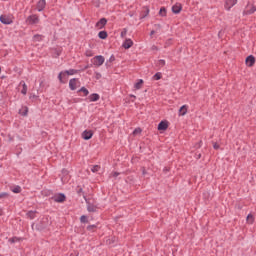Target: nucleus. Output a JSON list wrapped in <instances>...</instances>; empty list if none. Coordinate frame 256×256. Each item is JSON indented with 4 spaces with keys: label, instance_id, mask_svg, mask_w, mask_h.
<instances>
[{
    "label": "nucleus",
    "instance_id": "1",
    "mask_svg": "<svg viewBox=\"0 0 256 256\" xmlns=\"http://www.w3.org/2000/svg\"><path fill=\"white\" fill-rule=\"evenodd\" d=\"M78 73H79V70H75V69L62 71L59 73L58 79H59L60 83H65V81H63V77H65V75H77Z\"/></svg>",
    "mask_w": 256,
    "mask_h": 256
},
{
    "label": "nucleus",
    "instance_id": "47",
    "mask_svg": "<svg viewBox=\"0 0 256 256\" xmlns=\"http://www.w3.org/2000/svg\"><path fill=\"white\" fill-rule=\"evenodd\" d=\"M86 55H87V57H91V56H92V54H91V53H87Z\"/></svg>",
    "mask_w": 256,
    "mask_h": 256
},
{
    "label": "nucleus",
    "instance_id": "12",
    "mask_svg": "<svg viewBox=\"0 0 256 256\" xmlns=\"http://www.w3.org/2000/svg\"><path fill=\"white\" fill-rule=\"evenodd\" d=\"M92 137H93L92 130H85L82 133V139H84V141H89V139H91Z\"/></svg>",
    "mask_w": 256,
    "mask_h": 256
},
{
    "label": "nucleus",
    "instance_id": "14",
    "mask_svg": "<svg viewBox=\"0 0 256 256\" xmlns=\"http://www.w3.org/2000/svg\"><path fill=\"white\" fill-rule=\"evenodd\" d=\"M77 81H78L77 78L70 79L69 87H70L71 91H75L77 89Z\"/></svg>",
    "mask_w": 256,
    "mask_h": 256
},
{
    "label": "nucleus",
    "instance_id": "32",
    "mask_svg": "<svg viewBox=\"0 0 256 256\" xmlns=\"http://www.w3.org/2000/svg\"><path fill=\"white\" fill-rule=\"evenodd\" d=\"M156 67H160V68L165 67V60L163 59L158 60L156 63Z\"/></svg>",
    "mask_w": 256,
    "mask_h": 256
},
{
    "label": "nucleus",
    "instance_id": "13",
    "mask_svg": "<svg viewBox=\"0 0 256 256\" xmlns=\"http://www.w3.org/2000/svg\"><path fill=\"white\" fill-rule=\"evenodd\" d=\"M47 2L45 0H39L36 6L37 11L41 12L45 9Z\"/></svg>",
    "mask_w": 256,
    "mask_h": 256
},
{
    "label": "nucleus",
    "instance_id": "9",
    "mask_svg": "<svg viewBox=\"0 0 256 256\" xmlns=\"http://www.w3.org/2000/svg\"><path fill=\"white\" fill-rule=\"evenodd\" d=\"M182 9H183V6L181 5V3H176L175 5L172 6V13H174L175 15H179Z\"/></svg>",
    "mask_w": 256,
    "mask_h": 256
},
{
    "label": "nucleus",
    "instance_id": "53",
    "mask_svg": "<svg viewBox=\"0 0 256 256\" xmlns=\"http://www.w3.org/2000/svg\"><path fill=\"white\" fill-rule=\"evenodd\" d=\"M131 97H134V98H135V96H134V95H132Z\"/></svg>",
    "mask_w": 256,
    "mask_h": 256
},
{
    "label": "nucleus",
    "instance_id": "22",
    "mask_svg": "<svg viewBox=\"0 0 256 256\" xmlns=\"http://www.w3.org/2000/svg\"><path fill=\"white\" fill-rule=\"evenodd\" d=\"M109 35L107 34V31H100L99 33H98V37H99V39H107V37H108Z\"/></svg>",
    "mask_w": 256,
    "mask_h": 256
},
{
    "label": "nucleus",
    "instance_id": "52",
    "mask_svg": "<svg viewBox=\"0 0 256 256\" xmlns=\"http://www.w3.org/2000/svg\"><path fill=\"white\" fill-rule=\"evenodd\" d=\"M10 141H13V138H10Z\"/></svg>",
    "mask_w": 256,
    "mask_h": 256
},
{
    "label": "nucleus",
    "instance_id": "42",
    "mask_svg": "<svg viewBox=\"0 0 256 256\" xmlns=\"http://www.w3.org/2000/svg\"><path fill=\"white\" fill-rule=\"evenodd\" d=\"M62 173H63L64 175H67L69 172L67 171V169H63V170H62Z\"/></svg>",
    "mask_w": 256,
    "mask_h": 256
},
{
    "label": "nucleus",
    "instance_id": "15",
    "mask_svg": "<svg viewBox=\"0 0 256 256\" xmlns=\"http://www.w3.org/2000/svg\"><path fill=\"white\" fill-rule=\"evenodd\" d=\"M256 11V6L255 5H252L251 8L249 9V5L246 7V10H245V15H253V13H255Z\"/></svg>",
    "mask_w": 256,
    "mask_h": 256
},
{
    "label": "nucleus",
    "instance_id": "23",
    "mask_svg": "<svg viewBox=\"0 0 256 256\" xmlns=\"http://www.w3.org/2000/svg\"><path fill=\"white\" fill-rule=\"evenodd\" d=\"M76 193H77V195H79V197H81V195H83V197L85 198V193L83 192V188L81 186L76 187Z\"/></svg>",
    "mask_w": 256,
    "mask_h": 256
},
{
    "label": "nucleus",
    "instance_id": "40",
    "mask_svg": "<svg viewBox=\"0 0 256 256\" xmlns=\"http://www.w3.org/2000/svg\"><path fill=\"white\" fill-rule=\"evenodd\" d=\"M108 61H109L110 63H113V61H115V56H114V55L110 56V58H109Z\"/></svg>",
    "mask_w": 256,
    "mask_h": 256
},
{
    "label": "nucleus",
    "instance_id": "39",
    "mask_svg": "<svg viewBox=\"0 0 256 256\" xmlns=\"http://www.w3.org/2000/svg\"><path fill=\"white\" fill-rule=\"evenodd\" d=\"M138 133H141V128H136V129L133 131V135H138Z\"/></svg>",
    "mask_w": 256,
    "mask_h": 256
},
{
    "label": "nucleus",
    "instance_id": "5",
    "mask_svg": "<svg viewBox=\"0 0 256 256\" xmlns=\"http://www.w3.org/2000/svg\"><path fill=\"white\" fill-rule=\"evenodd\" d=\"M0 22L3 23V25H11V23H13V18H11V16L1 15Z\"/></svg>",
    "mask_w": 256,
    "mask_h": 256
},
{
    "label": "nucleus",
    "instance_id": "18",
    "mask_svg": "<svg viewBox=\"0 0 256 256\" xmlns=\"http://www.w3.org/2000/svg\"><path fill=\"white\" fill-rule=\"evenodd\" d=\"M187 109H189L187 105H183L182 107H180L179 115H181L182 117L187 115Z\"/></svg>",
    "mask_w": 256,
    "mask_h": 256
},
{
    "label": "nucleus",
    "instance_id": "24",
    "mask_svg": "<svg viewBox=\"0 0 256 256\" xmlns=\"http://www.w3.org/2000/svg\"><path fill=\"white\" fill-rule=\"evenodd\" d=\"M160 17H167V9L165 7H161L159 11Z\"/></svg>",
    "mask_w": 256,
    "mask_h": 256
},
{
    "label": "nucleus",
    "instance_id": "43",
    "mask_svg": "<svg viewBox=\"0 0 256 256\" xmlns=\"http://www.w3.org/2000/svg\"><path fill=\"white\" fill-rule=\"evenodd\" d=\"M113 177H119V172H114Z\"/></svg>",
    "mask_w": 256,
    "mask_h": 256
},
{
    "label": "nucleus",
    "instance_id": "29",
    "mask_svg": "<svg viewBox=\"0 0 256 256\" xmlns=\"http://www.w3.org/2000/svg\"><path fill=\"white\" fill-rule=\"evenodd\" d=\"M135 89H141L143 87V79H139L138 82L134 85Z\"/></svg>",
    "mask_w": 256,
    "mask_h": 256
},
{
    "label": "nucleus",
    "instance_id": "27",
    "mask_svg": "<svg viewBox=\"0 0 256 256\" xmlns=\"http://www.w3.org/2000/svg\"><path fill=\"white\" fill-rule=\"evenodd\" d=\"M87 231H90V233H94V231H96L97 229V225L93 224V225H89L87 226Z\"/></svg>",
    "mask_w": 256,
    "mask_h": 256
},
{
    "label": "nucleus",
    "instance_id": "51",
    "mask_svg": "<svg viewBox=\"0 0 256 256\" xmlns=\"http://www.w3.org/2000/svg\"><path fill=\"white\" fill-rule=\"evenodd\" d=\"M164 171H166V172H167V171H169V170H168L167 168H164Z\"/></svg>",
    "mask_w": 256,
    "mask_h": 256
},
{
    "label": "nucleus",
    "instance_id": "45",
    "mask_svg": "<svg viewBox=\"0 0 256 256\" xmlns=\"http://www.w3.org/2000/svg\"><path fill=\"white\" fill-rule=\"evenodd\" d=\"M155 27H158V29H161V24H155Z\"/></svg>",
    "mask_w": 256,
    "mask_h": 256
},
{
    "label": "nucleus",
    "instance_id": "36",
    "mask_svg": "<svg viewBox=\"0 0 256 256\" xmlns=\"http://www.w3.org/2000/svg\"><path fill=\"white\" fill-rule=\"evenodd\" d=\"M161 77H163V75L161 74V72H157V73L153 76V79H155V81H159V79H161Z\"/></svg>",
    "mask_w": 256,
    "mask_h": 256
},
{
    "label": "nucleus",
    "instance_id": "30",
    "mask_svg": "<svg viewBox=\"0 0 256 256\" xmlns=\"http://www.w3.org/2000/svg\"><path fill=\"white\" fill-rule=\"evenodd\" d=\"M247 222L250 223V225H253V223L255 222V218L252 216V214H248Z\"/></svg>",
    "mask_w": 256,
    "mask_h": 256
},
{
    "label": "nucleus",
    "instance_id": "37",
    "mask_svg": "<svg viewBox=\"0 0 256 256\" xmlns=\"http://www.w3.org/2000/svg\"><path fill=\"white\" fill-rule=\"evenodd\" d=\"M101 169V166L99 165H94L92 168H91V171L92 173H97V171H99Z\"/></svg>",
    "mask_w": 256,
    "mask_h": 256
},
{
    "label": "nucleus",
    "instance_id": "7",
    "mask_svg": "<svg viewBox=\"0 0 256 256\" xmlns=\"http://www.w3.org/2000/svg\"><path fill=\"white\" fill-rule=\"evenodd\" d=\"M103 63H105V57H103L102 55L94 57V65L96 67H101V65H103Z\"/></svg>",
    "mask_w": 256,
    "mask_h": 256
},
{
    "label": "nucleus",
    "instance_id": "34",
    "mask_svg": "<svg viewBox=\"0 0 256 256\" xmlns=\"http://www.w3.org/2000/svg\"><path fill=\"white\" fill-rule=\"evenodd\" d=\"M0 199H9V193L1 192L0 193Z\"/></svg>",
    "mask_w": 256,
    "mask_h": 256
},
{
    "label": "nucleus",
    "instance_id": "2",
    "mask_svg": "<svg viewBox=\"0 0 256 256\" xmlns=\"http://www.w3.org/2000/svg\"><path fill=\"white\" fill-rule=\"evenodd\" d=\"M39 21H40L39 16L36 14L30 15L26 19L27 25H37L39 24Z\"/></svg>",
    "mask_w": 256,
    "mask_h": 256
},
{
    "label": "nucleus",
    "instance_id": "44",
    "mask_svg": "<svg viewBox=\"0 0 256 256\" xmlns=\"http://www.w3.org/2000/svg\"><path fill=\"white\" fill-rule=\"evenodd\" d=\"M153 35H155V30H152V31L150 32V36H153Z\"/></svg>",
    "mask_w": 256,
    "mask_h": 256
},
{
    "label": "nucleus",
    "instance_id": "35",
    "mask_svg": "<svg viewBox=\"0 0 256 256\" xmlns=\"http://www.w3.org/2000/svg\"><path fill=\"white\" fill-rule=\"evenodd\" d=\"M80 223H89V219L87 218V216L82 215L80 217Z\"/></svg>",
    "mask_w": 256,
    "mask_h": 256
},
{
    "label": "nucleus",
    "instance_id": "17",
    "mask_svg": "<svg viewBox=\"0 0 256 256\" xmlns=\"http://www.w3.org/2000/svg\"><path fill=\"white\" fill-rule=\"evenodd\" d=\"M148 15H149V7L145 6L141 11L140 19H145V17H147Z\"/></svg>",
    "mask_w": 256,
    "mask_h": 256
},
{
    "label": "nucleus",
    "instance_id": "19",
    "mask_svg": "<svg viewBox=\"0 0 256 256\" xmlns=\"http://www.w3.org/2000/svg\"><path fill=\"white\" fill-rule=\"evenodd\" d=\"M26 217H28V219H35V217H37V211H33L30 210L26 213Z\"/></svg>",
    "mask_w": 256,
    "mask_h": 256
},
{
    "label": "nucleus",
    "instance_id": "49",
    "mask_svg": "<svg viewBox=\"0 0 256 256\" xmlns=\"http://www.w3.org/2000/svg\"><path fill=\"white\" fill-rule=\"evenodd\" d=\"M142 173H143V175H145V173H146V172H145V169H143Z\"/></svg>",
    "mask_w": 256,
    "mask_h": 256
},
{
    "label": "nucleus",
    "instance_id": "26",
    "mask_svg": "<svg viewBox=\"0 0 256 256\" xmlns=\"http://www.w3.org/2000/svg\"><path fill=\"white\" fill-rule=\"evenodd\" d=\"M78 93H83L84 97H87V95H89V90H87L85 87H82L78 90Z\"/></svg>",
    "mask_w": 256,
    "mask_h": 256
},
{
    "label": "nucleus",
    "instance_id": "3",
    "mask_svg": "<svg viewBox=\"0 0 256 256\" xmlns=\"http://www.w3.org/2000/svg\"><path fill=\"white\" fill-rule=\"evenodd\" d=\"M51 199L55 203H65V201H67V196H65V194H63V193H59V194L52 196Z\"/></svg>",
    "mask_w": 256,
    "mask_h": 256
},
{
    "label": "nucleus",
    "instance_id": "46",
    "mask_svg": "<svg viewBox=\"0 0 256 256\" xmlns=\"http://www.w3.org/2000/svg\"><path fill=\"white\" fill-rule=\"evenodd\" d=\"M3 215V209L0 208V217Z\"/></svg>",
    "mask_w": 256,
    "mask_h": 256
},
{
    "label": "nucleus",
    "instance_id": "16",
    "mask_svg": "<svg viewBox=\"0 0 256 256\" xmlns=\"http://www.w3.org/2000/svg\"><path fill=\"white\" fill-rule=\"evenodd\" d=\"M122 47H124V49H131V47H133V40L126 39Z\"/></svg>",
    "mask_w": 256,
    "mask_h": 256
},
{
    "label": "nucleus",
    "instance_id": "11",
    "mask_svg": "<svg viewBox=\"0 0 256 256\" xmlns=\"http://www.w3.org/2000/svg\"><path fill=\"white\" fill-rule=\"evenodd\" d=\"M245 63L247 67H253V65H255V56L249 55L246 57Z\"/></svg>",
    "mask_w": 256,
    "mask_h": 256
},
{
    "label": "nucleus",
    "instance_id": "28",
    "mask_svg": "<svg viewBox=\"0 0 256 256\" xmlns=\"http://www.w3.org/2000/svg\"><path fill=\"white\" fill-rule=\"evenodd\" d=\"M20 115L26 117L27 113H29V108L24 107L22 110L19 111Z\"/></svg>",
    "mask_w": 256,
    "mask_h": 256
},
{
    "label": "nucleus",
    "instance_id": "38",
    "mask_svg": "<svg viewBox=\"0 0 256 256\" xmlns=\"http://www.w3.org/2000/svg\"><path fill=\"white\" fill-rule=\"evenodd\" d=\"M212 145H213V149H215L216 151L218 149H220V146H219V144L217 142H212Z\"/></svg>",
    "mask_w": 256,
    "mask_h": 256
},
{
    "label": "nucleus",
    "instance_id": "20",
    "mask_svg": "<svg viewBox=\"0 0 256 256\" xmlns=\"http://www.w3.org/2000/svg\"><path fill=\"white\" fill-rule=\"evenodd\" d=\"M20 85H22V90H21L22 95H27V84L25 83V81L22 80L20 82Z\"/></svg>",
    "mask_w": 256,
    "mask_h": 256
},
{
    "label": "nucleus",
    "instance_id": "4",
    "mask_svg": "<svg viewBox=\"0 0 256 256\" xmlns=\"http://www.w3.org/2000/svg\"><path fill=\"white\" fill-rule=\"evenodd\" d=\"M85 202L87 204V211L89 213H97V206L92 204L91 202H89V200H87V197L84 196Z\"/></svg>",
    "mask_w": 256,
    "mask_h": 256
},
{
    "label": "nucleus",
    "instance_id": "8",
    "mask_svg": "<svg viewBox=\"0 0 256 256\" xmlns=\"http://www.w3.org/2000/svg\"><path fill=\"white\" fill-rule=\"evenodd\" d=\"M169 129V122L167 120H162L158 124V131H167Z\"/></svg>",
    "mask_w": 256,
    "mask_h": 256
},
{
    "label": "nucleus",
    "instance_id": "50",
    "mask_svg": "<svg viewBox=\"0 0 256 256\" xmlns=\"http://www.w3.org/2000/svg\"><path fill=\"white\" fill-rule=\"evenodd\" d=\"M152 49H157V46H153Z\"/></svg>",
    "mask_w": 256,
    "mask_h": 256
},
{
    "label": "nucleus",
    "instance_id": "48",
    "mask_svg": "<svg viewBox=\"0 0 256 256\" xmlns=\"http://www.w3.org/2000/svg\"><path fill=\"white\" fill-rule=\"evenodd\" d=\"M87 69H89V65H87V66L84 67V70H87Z\"/></svg>",
    "mask_w": 256,
    "mask_h": 256
},
{
    "label": "nucleus",
    "instance_id": "25",
    "mask_svg": "<svg viewBox=\"0 0 256 256\" xmlns=\"http://www.w3.org/2000/svg\"><path fill=\"white\" fill-rule=\"evenodd\" d=\"M44 36L41 34H36L33 36V41L40 42L43 41Z\"/></svg>",
    "mask_w": 256,
    "mask_h": 256
},
{
    "label": "nucleus",
    "instance_id": "6",
    "mask_svg": "<svg viewBox=\"0 0 256 256\" xmlns=\"http://www.w3.org/2000/svg\"><path fill=\"white\" fill-rule=\"evenodd\" d=\"M237 5V0H225L224 7L226 11H231L232 7H235Z\"/></svg>",
    "mask_w": 256,
    "mask_h": 256
},
{
    "label": "nucleus",
    "instance_id": "33",
    "mask_svg": "<svg viewBox=\"0 0 256 256\" xmlns=\"http://www.w3.org/2000/svg\"><path fill=\"white\" fill-rule=\"evenodd\" d=\"M12 193H21V186L11 188Z\"/></svg>",
    "mask_w": 256,
    "mask_h": 256
},
{
    "label": "nucleus",
    "instance_id": "31",
    "mask_svg": "<svg viewBox=\"0 0 256 256\" xmlns=\"http://www.w3.org/2000/svg\"><path fill=\"white\" fill-rule=\"evenodd\" d=\"M9 243H18V241H21V238L14 236L12 238H9Z\"/></svg>",
    "mask_w": 256,
    "mask_h": 256
},
{
    "label": "nucleus",
    "instance_id": "41",
    "mask_svg": "<svg viewBox=\"0 0 256 256\" xmlns=\"http://www.w3.org/2000/svg\"><path fill=\"white\" fill-rule=\"evenodd\" d=\"M124 35H127V30L124 29V31L121 32V37H123Z\"/></svg>",
    "mask_w": 256,
    "mask_h": 256
},
{
    "label": "nucleus",
    "instance_id": "21",
    "mask_svg": "<svg viewBox=\"0 0 256 256\" xmlns=\"http://www.w3.org/2000/svg\"><path fill=\"white\" fill-rule=\"evenodd\" d=\"M89 99H90L91 102L99 101L100 96H99V94H97V93H93V94H91V95L89 96Z\"/></svg>",
    "mask_w": 256,
    "mask_h": 256
},
{
    "label": "nucleus",
    "instance_id": "10",
    "mask_svg": "<svg viewBox=\"0 0 256 256\" xmlns=\"http://www.w3.org/2000/svg\"><path fill=\"white\" fill-rule=\"evenodd\" d=\"M105 25H107V19L101 18L95 25L96 29H104Z\"/></svg>",
    "mask_w": 256,
    "mask_h": 256
}]
</instances>
